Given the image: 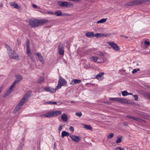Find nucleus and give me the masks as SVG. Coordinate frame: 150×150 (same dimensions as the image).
I'll return each instance as SVG.
<instances>
[{"mask_svg":"<svg viewBox=\"0 0 150 150\" xmlns=\"http://www.w3.org/2000/svg\"><path fill=\"white\" fill-rule=\"evenodd\" d=\"M31 93V91H30L24 95L20 102L14 108V113H16L21 109L23 105L30 96Z\"/></svg>","mask_w":150,"mask_h":150,"instance_id":"nucleus-1","label":"nucleus"},{"mask_svg":"<svg viewBox=\"0 0 150 150\" xmlns=\"http://www.w3.org/2000/svg\"><path fill=\"white\" fill-rule=\"evenodd\" d=\"M29 24L31 25V27L35 28L46 23L48 21L45 19H29Z\"/></svg>","mask_w":150,"mask_h":150,"instance_id":"nucleus-2","label":"nucleus"},{"mask_svg":"<svg viewBox=\"0 0 150 150\" xmlns=\"http://www.w3.org/2000/svg\"><path fill=\"white\" fill-rule=\"evenodd\" d=\"M62 111H52L49 112L43 115L44 117H52L59 115L62 114Z\"/></svg>","mask_w":150,"mask_h":150,"instance_id":"nucleus-3","label":"nucleus"},{"mask_svg":"<svg viewBox=\"0 0 150 150\" xmlns=\"http://www.w3.org/2000/svg\"><path fill=\"white\" fill-rule=\"evenodd\" d=\"M58 5L62 7H64L67 8L73 7L74 5L69 2L65 1H58L57 2Z\"/></svg>","mask_w":150,"mask_h":150,"instance_id":"nucleus-4","label":"nucleus"},{"mask_svg":"<svg viewBox=\"0 0 150 150\" xmlns=\"http://www.w3.org/2000/svg\"><path fill=\"white\" fill-rule=\"evenodd\" d=\"M67 82L61 76L59 77L58 84L56 87V89H58L62 86H64L66 85Z\"/></svg>","mask_w":150,"mask_h":150,"instance_id":"nucleus-5","label":"nucleus"},{"mask_svg":"<svg viewBox=\"0 0 150 150\" xmlns=\"http://www.w3.org/2000/svg\"><path fill=\"white\" fill-rule=\"evenodd\" d=\"M9 55L10 58L11 59H16L18 57V55L13 50H10L9 51Z\"/></svg>","mask_w":150,"mask_h":150,"instance_id":"nucleus-6","label":"nucleus"},{"mask_svg":"<svg viewBox=\"0 0 150 150\" xmlns=\"http://www.w3.org/2000/svg\"><path fill=\"white\" fill-rule=\"evenodd\" d=\"M108 44L111 46L113 49L116 51H118L120 50V48L118 45L114 42H109Z\"/></svg>","mask_w":150,"mask_h":150,"instance_id":"nucleus-7","label":"nucleus"},{"mask_svg":"<svg viewBox=\"0 0 150 150\" xmlns=\"http://www.w3.org/2000/svg\"><path fill=\"white\" fill-rule=\"evenodd\" d=\"M58 53L61 55H63L64 54V47L63 45L59 44L58 46Z\"/></svg>","mask_w":150,"mask_h":150,"instance_id":"nucleus-8","label":"nucleus"},{"mask_svg":"<svg viewBox=\"0 0 150 150\" xmlns=\"http://www.w3.org/2000/svg\"><path fill=\"white\" fill-rule=\"evenodd\" d=\"M70 138H71L73 141L76 142H78L81 140V139L79 136L74 135H71L70 136Z\"/></svg>","mask_w":150,"mask_h":150,"instance_id":"nucleus-9","label":"nucleus"},{"mask_svg":"<svg viewBox=\"0 0 150 150\" xmlns=\"http://www.w3.org/2000/svg\"><path fill=\"white\" fill-rule=\"evenodd\" d=\"M135 5H138L137 0L129 1L126 3L125 5V6H133Z\"/></svg>","mask_w":150,"mask_h":150,"instance_id":"nucleus-10","label":"nucleus"},{"mask_svg":"<svg viewBox=\"0 0 150 150\" xmlns=\"http://www.w3.org/2000/svg\"><path fill=\"white\" fill-rule=\"evenodd\" d=\"M57 90L56 89V88L54 89L50 87H45L44 89V90L45 91L52 93L55 92Z\"/></svg>","mask_w":150,"mask_h":150,"instance_id":"nucleus-11","label":"nucleus"},{"mask_svg":"<svg viewBox=\"0 0 150 150\" xmlns=\"http://www.w3.org/2000/svg\"><path fill=\"white\" fill-rule=\"evenodd\" d=\"M26 46L27 48V53L28 56H30L31 52L30 47L29 41V40L28 39L26 40Z\"/></svg>","mask_w":150,"mask_h":150,"instance_id":"nucleus-12","label":"nucleus"},{"mask_svg":"<svg viewBox=\"0 0 150 150\" xmlns=\"http://www.w3.org/2000/svg\"><path fill=\"white\" fill-rule=\"evenodd\" d=\"M35 54L37 56L38 58L42 64L45 63V61L43 59V57L41 54L39 52L36 53Z\"/></svg>","mask_w":150,"mask_h":150,"instance_id":"nucleus-13","label":"nucleus"},{"mask_svg":"<svg viewBox=\"0 0 150 150\" xmlns=\"http://www.w3.org/2000/svg\"><path fill=\"white\" fill-rule=\"evenodd\" d=\"M104 74V73L103 72H101L96 75V78L98 80H102L103 79L102 76Z\"/></svg>","mask_w":150,"mask_h":150,"instance_id":"nucleus-14","label":"nucleus"},{"mask_svg":"<svg viewBox=\"0 0 150 150\" xmlns=\"http://www.w3.org/2000/svg\"><path fill=\"white\" fill-rule=\"evenodd\" d=\"M141 94L145 98H148L150 100V93L143 91L141 93Z\"/></svg>","mask_w":150,"mask_h":150,"instance_id":"nucleus-15","label":"nucleus"},{"mask_svg":"<svg viewBox=\"0 0 150 150\" xmlns=\"http://www.w3.org/2000/svg\"><path fill=\"white\" fill-rule=\"evenodd\" d=\"M10 4L11 6H13L16 9H19L20 8V6L15 2H11Z\"/></svg>","mask_w":150,"mask_h":150,"instance_id":"nucleus-16","label":"nucleus"},{"mask_svg":"<svg viewBox=\"0 0 150 150\" xmlns=\"http://www.w3.org/2000/svg\"><path fill=\"white\" fill-rule=\"evenodd\" d=\"M81 81L78 79H73L70 83L71 85H74V84L80 83L81 82Z\"/></svg>","mask_w":150,"mask_h":150,"instance_id":"nucleus-17","label":"nucleus"},{"mask_svg":"<svg viewBox=\"0 0 150 150\" xmlns=\"http://www.w3.org/2000/svg\"><path fill=\"white\" fill-rule=\"evenodd\" d=\"M86 35L89 38H91L95 37V34L92 32H88L86 33Z\"/></svg>","mask_w":150,"mask_h":150,"instance_id":"nucleus-18","label":"nucleus"},{"mask_svg":"<svg viewBox=\"0 0 150 150\" xmlns=\"http://www.w3.org/2000/svg\"><path fill=\"white\" fill-rule=\"evenodd\" d=\"M70 135V133L67 132L66 131H63L62 132L61 134V137L62 138H64L65 136L68 137Z\"/></svg>","mask_w":150,"mask_h":150,"instance_id":"nucleus-19","label":"nucleus"},{"mask_svg":"<svg viewBox=\"0 0 150 150\" xmlns=\"http://www.w3.org/2000/svg\"><path fill=\"white\" fill-rule=\"evenodd\" d=\"M62 120L63 121L66 122L68 120L67 115L65 113H64L62 116Z\"/></svg>","mask_w":150,"mask_h":150,"instance_id":"nucleus-20","label":"nucleus"},{"mask_svg":"<svg viewBox=\"0 0 150 150\" xmlns=\"http://www.w3.org/2000/svg\"><path fill=\"white\" fill-rule=\"evenodd\" d=\"M132 119L133 120L136 121L138 122H144V121L143 120L140 119L139 118H137L135 117L134 116H133Z\"/></svg>","mask_w":150,"mask_h":150,"instance_id":"nucleus-21","label":"nucleus"},{"mask_svg":"<svg viewBox=\"0 0 150 150\" xmlns=\"http://www.w3.org/2000/svg\"><path fill=\"white\" fill-rule=\"evenodd\" d=\"M54 14L55 15L57 16H62V13L60 10H58L55 11Z\"/></svg>","mask_w":150,"mask_h":150,"instance_id":"nucleus-22","label":"nucleus"},{"mask_svg":"<svg viewBox=\"0 0 150 150\" xmlns=\"http://www.w3.org/2000/svg\"><path fill=\"white\" fill-rule=\"evenodd\" d=\"M84 127L87 129L88 130H92V128L91 127V125H83Z\"/></svg>","mask_w":150,"mask_h":150,"instance_id":"nucleus-23","label":"nucleus"},{"mask_svg":"<svg viewBox=\"0 0 150 150\" xmlns=\"http://www.w3.org/2000/svg\"><path fill=\"white\" fill-rule=\"evenodd\" d=\"M127 99L119 98L118 102L122 103H125V101Z\"/></svg>","mask_w":150,"mask_h":150,"instance_id":"nucleus-24","label":"nucleus"},{"mask_svg":"<svg viewBox=\"0 0 150 150\" xmlns=\"http://www.w3.org/2000/svg\"><path fill=\"white\" fill-rule=\"evenodd\" d=\"M12 91L8 89L6 91V92L4 94V95L3 96V97L4 98H6L8 96V95H9L12 92Z\"/></svg>","mask_w":150,"mask_h":150,"instance_id":"nucleus-25","label":"nucleus"},{"mask_svg":"<svg viewBox=\"0 0 150 150\" xmlns=\"http://www.w3.org/2000/svg\"><path fill=\"white\" fill-rule=\"evenodd\" d=\"M107 18H103L99 21H97L96 23L98 24L99 23H103L105 22L107 20Z\"/></svg>","mask_w":150,"mask_h":150,"instance_id":"nucleus-26","label":"nucleus"},{"mask_svg":"<svg viewBox=\"0 0 150 150\" xmlns=\"http://www.w3.org/2000/svg\"><path fill=\"white\" fill-rule=\"evenodd\" d=\"M148 0H137L138 5L146 2Z\"/></svg>","mask_w":150,"mask_h":150,"instance_id":"nucleus-27","label":"nucleus"},{"mask_svg":"<svg viewBox=\"0 0 150 150\" xmlns=\"http://www.w3.org/2000/svg\"><path fill=\"white\" fill-rule=\"evenodd\" d=\"M44 78L43 77H40L37 81V83H39L44 81Z\"/></svg>","mask_w":150,"mask_h":150,"instance_id":"nucleus-28","label":"nucleus"},{"mask_svg":"<svg viewBox=\"0 0 150 150\" xmlns=\"http://www.w3.org/2000/svg\"><path fill=\"white\" fill-rule=\"evenodd\" d=\"M16 78L19 80V81H21L23 79V77L20 74H17L16 76Z\"/></svg>","mask_w":150,"mask_h":150,"instance_id":"nucleus-29","label":"nucleus"},{"mask_svg":"<svg viewBox=\"0 0 150 150\" xmlns=\"http://www.w3.org/2000/svg\"><path fill=\"white\" fill-rule=\"evenodd\" d=\"M109 100H112V101L118 102L119 98H109Z\"/></svg>","mask_w":150,"mask_h":150,"instance_id":"nucleus-30","label":"nucleus"},{"mask_svg":"<svg viewBox=\"0 0 150 150\" xmlns=\"http://www.w3.org/2000/svg\"><path fill=\"white\" fill-rule=\"evenodd\" d=\"M122 138V136H121L120 137H117V139L116 141V142L117 144L120 143L122 141L121 139Z\"/></svg>","mask_w":150,"mask_h":150,"instance_id":"nucleus-31","label":"nucleus"},{"mask_svg":"<svg viewBox=\"0 0 150 150\" xmlns=\"http://www.w3.org/2000/svg\"><path fill=\"white\" fill-rule=\"evenodd\" d=\"M98 58L96 57L92 56L91 58V59L92 60L93 62H96L97 61Z\"/></svg>","mask_w":150,"mask_h":150,"instance_id":"nucleus-32","label":"nucleus"},{"mask_svg":"<svg viewBox=\"0 0 150 150\" xmlns=\"http://www.w3.org/2000/svg\"><path fill=\"white\" fill-rule=\"evenodd\" d=\"M95 37L96 38L102 37V33H96L95 34Z\"/></svg>","mask_w":150,"mask_h":150,"instance_id":"nucleus-33","label":"nucleus"},{"mask_svg":"<svg viewBox=\"0 0 150 150\" xmlns=\"http://www.w3.org/2000/svg\"><path fill=\"white\" fill-rule=\"evenodd\" d=\"M128 92L126 91H124L122 92V95L123 96H125L128 95Z\"/></svg>","mask_w":150,"mask_h":150,"instance_id":"nucleus-34","label":"nucleus"},{"mask_svg":"<svg viewBox=\"0 0 150 150\" xmlns=\"http://www.w3.org/2000/svg\"><path fill=\"white\" fill-rule=\"evenodd\" d=\"M144 46L146 47L149 45L150 44V42H149L147 41V40H146L144 41Z\"/></svg>","mask_w":150,"mask_h":150,"instance_id":"nucleus-35","label":"nucleus"},{"mask_svg":"<svg viewBox=\"0 0 150 150\" xmlns=\"http://www.w3.org/2000/svg\"><path fill=\"white\" fill-rule=\"evenodd\" d=\"M125 103H126L128 104H132L133 103L130 100H129L128 99H127L125 101Z\"/></svg>","mask_w":150,"mask_h":150,"instance_id":"nucleus-36","label":"nucleus"},{"mask_svg":"<svg viewBox=\"0 0 150 150\" xmlns=\"http://www.w3.org/2000/svg\"><path fill=\"white\" fill-rule=\"evenodd\" d=\"M46 103L49 104H56L57 103V102H51V101H48L46 102Z\"/></svg>","mask_w":150,"mask_h":150,"instance_id":"nucleus-37","label":"nucleus"},{"mask_svg":"<svg viewBox=\"0 0 150 150\" xmlns=\"http://www.w3.org/2000/svg\"><path fill=\"white\" fill-rule=\"evenodd\" d=\"M114 136V134L113 133H110L108 136V139H110L112 138Z\"/></svg>","mask_w":150,"mask_h":150,"instance_id":"nucleus-38","label":"nucleus"},{"mask_svg":"<svg viewBox=\"0 0 150 150\" xmlns=\"http://www.w3.org/2000/svg\"><path fill=\"white\" fill-rule=\"evenodd\" d=\"M75 115H76L78 116L79 117H81L82 115V113L80 112H76L75 113Z\"/></svg>","mask_w":150,"mask_h":150,"instance_id":"nucleus-39","label":"nucleus"},{"mask_svg":"<svg viewBox=\"0 0 150 150\" xmlns=\"http://www.w3.org/2000/svg\"><path fill=\"white\" fill-rule=\"evenodd\" d=\"M111 34H104V33H102V37H106L108 36H109Z\"/></svg>","mask_w":150,"mask_h":150,"instance_id":"nucleus-40","label":"nucleus"},{"mask_svg":"<svg viewBox=\"0 0 150 150\" xmlns=\"http://www.w3.org/2000/svg\"><path fill=\"white\" fill-rule=\"evenodd\" d=\"M15 85H16L14 83H13L10 87L9 89L12 91L13 88L15 86Z\"/></svg>","mask_w":150,"mask_h":150,"instance_id":"nucleus-41","label":"nucleus"},{"mask_svg":"<svg viewBox=\"0 0 150 150\" xmlns=\"http://www.w3.org/2000/svg\"><path fill=\"white\" fill-rule=\"evenodd\" d=\"M133 97L134 98V100H137L138 98V96L137 95H133Z\"/></svg>","mask_w":150,"mask_h":150,"instance_id":"nucleus-42","label":"nucleus"},{"mask_svg":"<svg viewBox=\"0 0 150 150\" xmlns=\"http://www.w3.org/2000/svg\"><path fill=\"white\" fill-rule=\"evenodd\" d=\"M64 126V125H63L62 126H61V125H60L58 129V131L59 133L61 131L62 129V127H63Z\"/></svg>","mask_w":150,"mask_h":150,"instance_id":"nucleus-43","label":"nucleus"},{"mask_svg":"<svg viewBox=\"0 0 150 150\" xmlns=\"http://www.w3.org/2000/svg\"><path fill=\"white\" fill-rule=\"evenodd\" d=\"M69 130L71 131L72 132H73L74 131V128L72 126H71L70 127V128L69 129Z\"/></svg>","mask_w":150,"mask_h":150,"instance_id":"nucleus-44","label":"nucleus"},{"mask_svg":"<svg viewBox=\"0 0 150 150\" xmlns=\"http://www.w3.org/2000/svg\"><path fill=\"white\" fill-rule=\"evenodd\" d=\"M19 81L18 79H17L16 80H15L13 83L16 85V84L18 82H19L20 81Z\"/></svg>","mask_w":150,"mask_h":150,"instance_id":"nucleus-45","label":"nucleus"},{"mask_svg":"<svg viewBox=\"0 0 150 150\" xmlns=\"http://www.w3.org/2000/svg\"><path fill=\"white\" fill-rule=\"evenodd\" d=\"M99 55L102 57H105V55L102 52H101L99 53Z\"/></svg>","mask_w":150,"mask_h":150,"instance_id":"nucleus-46","label":"nucleus"},{"mask_svg":"<svg viewBox=\"0 0 150 150\" xmlns=\"http://www.w3.org/2000/svg\"><path fill=\"white\" fill-rule=\"evenodd\" d=\"M132 117H133V116H132L129 115H127L126 116V117L127 118H129L130 119H132Z\"/></svg>","mask_w":150,"mask_h":150,"instance_id":"nucleus-47","label":"nucleus"},{"mask_svg":"<svg viewBox=\"0 0 150 150\" xmlns=\"http://www.w3.org/2000/svg\"><path fill=\"white\" fill-rule=\"evenodd\" d=\"M137 71V70L136 69H134L132 71V74H134L136 73Z\"/></svg>","mask_w":150,"mask_h":150,"instance_id":"nucleus-48","label":"nucleus"},{"mask_svg":"<svg viewBox=\"0 0 150 150\" xmlns=\"http://www.w3.org/2000/svg\"><path fill=\"white\" fill-rule=\"evenodd\" d=\"M116 150H124L122 149L121 148L118 147L116 148Z\"/></svg>","mask_w":150,"mask_h":150,"instance_id":"nucleus-49","label":"nucleus"},{"mask_svg":"<svg viewBox=\"0 0 150 150\" xmlns=\"http://www.w3.org/2000/svg\"><path fill=\"white\" fill-rule=\"evenodd\" d=\"M47 13L50 14H51V15H53V14H54V13H53L52 12H51L50 11H48L47 12Z\"/></svg>","mask_w":150,"mask_h":150,"instance_id":"nucleus-50","label":"nucleus"},{"mask_svg":"<svg viewBox=\"0 0 150 150\" xmlns=\"http://www.w3.org/2000/svg\"><path fill=\"white\" fill-rule=\"evenodd\" d=\"M69 16L70 15L68 13H62V16Z\"/></svg>","mask_w":150,"mask_h":150,"instance_id":"nucleus-51","label":"nucleus"},{"mask_svg":"<svg viewBox=\"0 0 150 150\" xmlns=\"http://www.w3.org/2000/svg\"><path fill=\"white\" fill-rule=\"evenodd\" d=\"M69 1H72L74 2H79L80 1L79 0H69Z\"/></svg>","mask_w":150,"mask_h":150,"instance_id":"nucleus-52","label":"nucleus"},{"mask_svg":"<svg viewBox=\"0 0 150 150\" xmlns=\"http://www.w3.org/2000/svg\"><path fill=\"white\" fill-rule=\"evenodd\" d=\"M33 7L34 8H36L37 7V6L35 4H33Z\"/></svg>","mask_w":150,"mask_h":150,"instance_id":"nucleus-53","label":"nucleus"},{"mask_svg":"<svg viewBox=\"0 0 150 150\" xmlns=\"http://www.w3.org/2000/svg\"><path fill=\"white\" fill-rule=\"evenodd\" d=\"M22 145L20 146L18 149V150H21L22 149Z\"/></svg>","mask_w":150,"mask_h":150,"instance_id":"nucleus-54","label":"nucleus"},{"mask_svg":"<svg viewBox=\"0 0 150 150\" xmlns=\"http://www.w3.org/2000/svg\"><path fill=\"white\" fill-rule=\"evenodd\" d=\"M124 125L125 126H126L127 125V122H125L123 123Z\"/></svg>","mask_w":150,"mask_h":150,"instance_id":"nucleus-55","label":"nucleus"},{"mask_svg":"<svg viewBox=\"0 0 150 150\" xmlns=\"http://www.w3.org/2000/svg\"><path fill=\"white\" fill-rule=\"evenodd\" d=\"M56 142H54V149L56 147Z\"/></svg>","mask_w":150,"mask_h":150,"instance_id":"nucleus-56","label":"nucleus"},{"mask_svg":"<svg viewBox=\"0 0 150 150\" xmlns=\"http://www.w3.org/2000/svg\"><path fill=\"white\" fill-rule=\"evenodd\" d=\"M3 6V4L2 3H0V7H2Z\"/></svg>","mask_w":150,"mask_h":150,"instance_id":"nucleus-57","label":"nucleus"},{"mask_svg":"<svg viewBox=\"0 0 150 150\" xmlns=\"http://www.w3.org/2000/svg\"><path fill=\"white\" fill-rule=\"evenodd\" d=\"M128 95H133V94L132 93H128Z\"/></svg>","mask_w":150,"mask_h":150,"instance_id":"nucleus-58","label":"nucleus"},{"mask_svg":"<svg viewBox=\"0 0 150 150\" xmlns=\"http://www.w3.org/2000/svg\"><path fill=\"white\" fill-rule=\"evenodd\" d=\"M120 36H122V37H124L125 38H128V37L127 36H124V35H121Z\"/></svg>","mask_w":150,"mask_h":150,"instance_id":"nucleus-59","label":"nucleus"},{"mask_svg":"<svg viewBox=\"0 0 150 150\" xmlns=\"http://www.w3.org/2000/svg\"><path fill=\"white\" fill-rule=\"evenodd\" d=\"M71 103H75V102H74V101H71Z\"/></svg>","mask_w":150,"mask_h":150,"instance_id":"nucleus-60","label":"nucleus"},{"mask_svg":"<svg viewBox=\"0 0 150 150\" xmlns=\"http://www.w3.org/2000/svg\"><path fill=\"white\" fill-rule=\"evenodd\" d=\"M147 88H148L150 89V86H147Z\"/></svg>","mask_w":150,"mask_h":150,"instance_id":"nucleus-61","label":"nucleus"},{"mask_svg":"<svg viewBox=\"0 0 150 150\" xmlns=\"http://www.w3.org/2000/svg\"><path fill=\"white\" fill-rule=\"evenodd\" d=\"M1 91H2L1 88H0V93H1Z\"/></svg>","mask_w":150,"mask_h":150,"instance_id":"nucleus-62","label":"nucleus"},{"mask_svg":"<svg viewBox=\"0 0 150 150\" xmlns=\"http://www.w3.org/2000/svg\"><path fill=\"white\" fill-rule=\"evenodd\" d=\"M137 71H139L140 70L138 68L137 69Z\"/></svg>","mask_w":150,"mask_h":150,"instance_id":"nucleus-63","label":"nucleus"},{"mask_svg":"<svg viewBox=\"0 0 150 150\" xmlns=\"http://www.w3.org/2000/svg\"><path fill=\"white\" fill-rule=\"evenodd\" d=\"M61 125V126H62V125H62V124Z\"/></svg>","mask_w":150,"mask_h":150,"instance_id":"nucleus-64","label":"nucleus"}]
</instances>
